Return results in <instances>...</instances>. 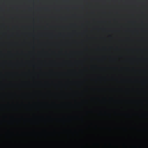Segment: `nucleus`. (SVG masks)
Segmentation results:
<instances>
[{
    "label": "nucleus",
    "mask_w": 148,
    "mask_h": 148,
    "mask_svg": "<svg viewBox=\"0 0 148 148\" xmlns=\"http://www.w3.org/2000/svg\"><path fill=\"white\" fill-rule=\"evenodd\" d=\"M93 19L94 20V18H93Z\"/></svg>",
    "instance_id": "9"
},
{
    "label": "nucleus",
    "mask_w": 148,
    "mask_h": 148,
    "mask_svg": "<svg viewBox=\"0 0 148 148\" xmlns=\"http://www.w3.org/2000/svg\"><path fill=\"white\" fill-rule=\"evenodd\" d=\"M105 147H106V144H105Z\"/></svg>",
    "instance_id": "5"
},
{
    "label": "nucleus",
    "mask_w": 148,
    "mask_h": 148,
    "mask_svg": "<svg viewBox=\"0 0 148 148\" xmlns=\"http://www.w3.org/2000/svg\"><path fill=\"white\" fill-rule=\"evenodd\" d=\"M112 148H114L115 147H112Z\"/></svg>",
    "instance_id": "8"
},
{
    "label": "nucleus",
    "mask_w": 148,
    "mask_h": 148,
    "mask_svg": "<svg viewBox=\"0 0 148 148\" xmlns=\"http://www.w3.org/2000/svg\"><path fill=\"white\" fill-rule=\"evenodd\" d=\"M97 145H98V148H100V145L99 143H98Z\"/></svg>",
    "instance_id": "4"
},
{
    "label": "nucleus",
    "mask_w": 148,
    "mask_h": 148,
    "mask_svg": "<svg viewBox=\"0 0 148 148\" xmlns=\"http://www.w3.org/2000/svg\"><path fill=\"white\" fill-rule=\"evenodd\" d=\"M93 129H94V128L93 127ZM93 148H94V133H93Z\"/></svg>",
    "instance_id": "3"
},
{
    "label": "nucleus",
    "mask_w": 148,
    "mask_h": 148,
    "mask_svg": "<svg viewBox=\"0 0 148 148\" xmlns=\"http://www.w3.org/2000/svg\"><path fill=\"white\" fill-rule=\"evenodd\" d=\"M134 147H136V146H134Z\"/></svg>",
    "instance_id": "7"
},
{
    "label": "nucleus",
    "mask_w": 148,
    "mask_h": 148,
    "mask_svg": "<svg viewBox=\"0 0 148 148\" xmlns=\"http://www.w3.org/2000/svg\"><path fill=\"white\" fill-rule=\"evenodd\" d=\"M123 147H125V145H123Z\"/></svg>",
    "instance_id": "6"
},
{
    "label": "nucleus",
    "mask_w": 148,
    "mask_h": 148,
    "mask_svg": "<svg viewBox=\"0 0 148 148\" xmlns=\"http://www.w3.org/2000/svg\"><path fill=\"white\" fill-rule=\"evenodd\" d=\"M93 13H94V12H93Z\"/></svg>",
    "instance_id": "10"
},
{
    "label": "nucleus",
    "mask_w": 148,
    "mask_h": 148,
    "mask_svg": "<svg viewBox=\"0 0 148 148\" xmlns=\"http://www.w3.org/2000/svg\"><path fill=\"white\" fill-rule=\"evenodd\" d=\"M87 144L86 142L84 140H82V144L79 146V148H87Z\"/></svg>",
    "instance_id": "1"
},
{
    "label": "nucleus",
    "mask_w": 148,
    "mask_h": 148,
    "mask_svg": "<svg viewBox=\"0 0 148 148\" xmlns=\"http://www.w3.org/2000/svg\"><path fill=\"white\" fill-rule=\"evenodd\" d=\"M86 103V99H84L82 100V102L80 103V104L82 105H84Z\"/></svg>",
    "instance_id": "2"
}]
</instances>
